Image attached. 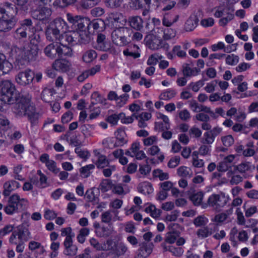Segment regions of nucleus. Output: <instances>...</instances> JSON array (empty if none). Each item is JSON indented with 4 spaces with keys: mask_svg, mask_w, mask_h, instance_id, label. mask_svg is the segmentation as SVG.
Wrapping results in <instances>:
<instances>
[{
    "mask_svg": "<svg viewBox=\"0 0 258 258\" xmlns=\"http://www.w3.org/2000/svg\"><path fill=\"white\" fill-rule=\"evenodd\" d=\"M95 47L98 50L107 52L110 50L111 44L109 41H107L105 40L100 44H96Z\"/></svg>",
    "mask_w": 258,
    "mask_h": 258,
    "instance_id": "de8ad7c7",
    "label": "nucleus"
},
{
    "mask_svg": "<svg viewBox=\"0 0 258 258\" xmlns=\"http://www.w3.org/2000/svg\"><path fill=\"white\" fill-rule=\"evenodd\" d=\"M29 43L23 47L13 46L11 50V55L16 59L18 63L25 64L35 59L39 50L38 44L40 42V35L38 31L29 36Z\"/></svg>",
    "mask_w": 258,
    "mask_h": 258,
    "instance_id": "f03ea898",
    "label": "nucleus"
},
{
    "mask_svg": "<svg viewBox=\"0 0 258 258\" xmlns=\"http://www.w3.org/2000/svg\"><path fill=\"white\" fill-rule=\"evenodd\" d=\"M25 32L28 31H31L32 33L35 32V29L32 26V22L30 19H25L21 22L20 27H23Z\"/></svg>",
    "mask_w": 258,
    "mask_h": 258,
    "instance_id": "37998d69",
    "label": "nucleus"
},
{
    "mask_svg": "<svg viewBox=\"0 0 258 258\" xmlns=\"http://www.w3.org/2000/svg\"><path fill=\"white\" fill-rule=\"evenodd\" d=\"M94 158L92 159L93 164L96 166L97 169H104L109 166L112 160L101 153L100 149H95L93 151Z\"/></svg>",
    "mask_w": 258,
    "mask_h": 258,
    "instance_id": "9b49d317",
    "label": "nucleus"
},
{
    "mask_svg": "<svg viewBox=\"0 0 258 258\" xmlns=\"http://www.w3.org/2000/svg\"><path fill=\"white\" fill-rule=\"evenodd\" d=\"M229 8L222 7L215 8L214 16L215 18H220L218 22L219 26L224 27L234 19V9H232L231 12H229Z\"/></svg>",
    "mask_w": 258,
    "mask_h": 258,
    "instance_id": "1a4fd4ad",
    "label": "nucleus"
},
{
    "mask_svg": "<svg viewBox=\"0 0 258 258\" xmlns=\"http://www.w3.org/2000/svg\"><path fill=\"white\" fill-rule=\"evenodd\" d=\"M123 40L125 42V46L128 45L131 42V37L133 34V29L131 28L123 26Z\"/></svg>",
    "mask_w": 258,
    "mask_h": 258,
    "instance_id": "e433bc0d",
    "label": "nucleus"
},
{
    "mask_svg": "<svg viewBox=\"0 0 258 258\" xmlns=\"http://www.w3.org/2000/svg\"><path fill=\"white\" fill-rule=\"evenodd\" d=\"M229 201V198L224 195L212 194L209 196L207 203L202 204V208L206 209L208 207H212L217 211H220Z\"/></svg>",
    "mask_w": 258,
    "mask_h": 258,
    "instance_id": "6e6552de",
    "label": "nucleus"
},
{
    "mask_svg": "<svg viewBox=\"0 0 258 258\" xmlns=\"http://www.w3.org/2000/svg\"><path fill=\"white\" fill-rule=\"evenodd\" d=\"M190 171L189 168L185 166H181L177 169V174L180 177H186L189 175Z\"/></svg>",
    "mask_w": 258,
    "mask_h": 258,
    "instance_id": "09e8293b",
    "label": "nucleus"
},
{
    "mask_svg": "<svg viewBox=\"0 0 258 258\" xmlns=\"http://www.w3.org/2000/svg\"><path fill=\"white\" fill-rule=\"evenodd\" d=\"M128 48L123 50V54L126 56H131L134 58H137L140 57L141 54L139 52V46L134 44H131L128 45Z\"/></svg>",
    "mask_w": 258,
    "mask_h": 258,
    "instance_id": "cd10ccee",
    "label": "nucleus"
},
{
    "mask_svg": "<svg viewBox=\"0 0 258 258\" xmlns=\"http://www.w3.org/2000/svg\"><path fill=\"white\" fill-rule=\"evenodd\" d=\"M175 4L176 2L173 0H165V1L161 3V5L160 6L162 7L163 11H166L172 9Z\"/></svg>",
    "mask_w": 258,
    "mask_h": 258,
    "instance_id": "49530a36",
    "label": "nucleus"
},
{
    "mask_svg": "<svg viewBox=\"0 0 258 258\" xmlns=\"http://www.w3.org/2000/svg\"><path fill=\"white\" fill-rule=\"evenodd\" d=\"M115 143H116L115 138L113 137L108 138L103 142V144L105 145V147L109 149H113L117 147Z\"/></svg>",
    "mask_w": 258,
    "mask_h": 258,
    "instance_id": "13d9d810",
    "label": "nucleus"
},
{
    "mask_svg": "<svg viewBox=\"0 0 258 258\" xmlns=\"http://www.w3.org/2000/svg\"><path fill=\"white\" fill-rule=\"evenodd\" d=\"M51 15V11L49 8L43 7L33 12V18L40 21L47 20Z\"/></svg>",
    "mask_w": 258,
    "mask_h": 258,
    "instance_id": "412c9836",
    "label": "nucleus"
},
{
    "mask_svg": "<svg viewBox=\"0 0 258 258\" xmlns=\"http://www.w3.org/2000/svg\"><path fill=\"white\" fill-rule=\"evenodd\" d=\"M200 72V69H197V68L191 69L189 67H186L183 70V74L185 77H190L191 75L197 76Z\"/></svg>",
    "mask_w": 258,
    "mask_h": 258,
    "instance_id": "a18cd8bd",
    "label": "nucleus"
},
{
    "mask_svg": "<svg viewBox=\"0 0 258 258\" xmlns=\"http://www.w3.org/2000/svg\"><path fill=\"white\" fill-rule=\"evenodd\" d=\"M17 13L15 5L9 3H6L4 8H0V32H9L15 26Z\"/></svg>",
    "mask_w": 258,
    "mask_h": 258,
    "instance_id": "20e7f679",
    "label": "nucleus"
},
{
    "mask_svg": "<svg viewBox=\"0 0 258 258\" xmlns=\"http://www.w3.org/2000/svg\"><path fill=\"white\" fill-rule=\"evenodd\" d=\"M14 228V226L11 224L6 225L0 230V238H3L11 232Z\"/></svg>",
    "mask_w": 258,
    "mask_h": 258,
    "instance_id": "4d7b16f0",
    "label": "nucleus"
},
{
    "mask_svg": "<svg viewBox=\"0 0 258 258\" xmlns=\"http://www.w3.org/2000/svg\"><path fill=\"white\" fill-rule=\"evenodd\" d=\"M96 0H80L78 6L82 9H89L97 4Z\"/></svg>",
    "mask_w": 258,
    "mask_h": 258,
    "instance_id": "4c0bfd02",
    "label": "nucleus"
},
{
    "mask_svg": "<svg viewBox=\"0 0 258 258\" xmlns=\"http://www.w3.org/2000/svg\"><path fill=\"white\" fill-rule=\"evenodd\" d=\"M75 236V234L72 232L70 227H66V246L67 245L73 244V238Z\"/></svg>",
    "mask_w": 258,
    "mask_h": 258,
    "instance_id": "c03bdc74",
    "label": "nucleus"
},
{
    "mask_svg": "<svg viewBox=\"0 0 258 258\" xmlns=\"http://www.w3.org/2000/svg\"><path fill=\"white\" fill-rule=\"evenodd\" d=\"M108 24L111 27H117L118 24H121L124 20L123 15L118 12L111 13L107 18Z\"/></svg>",
    "mask_w": 258,
    "mask_h": 258,
    "instance_id": "4be33fe9",
    "label": "nucleus"
},
{
    "mask_svg": "<svg viewBox=\"0 0 258 258\" xmlns=\"http://www.w3.org/2000/svg\"><path fill=\"white\" fill-rule=\"evenodd\" d=\"M28 248L32 252H34L36 257L45 251L44 247L41 243L34 240H31L29 242Z\"/></svg>",
    "mask_w": 258,
    "mask_h": 258,
    "instance_id": "393cba45",
    "label": "nucleus"
},
{
    "mask_svg": "<svg viewBox=\"0 0 258 258\" xmlns=\"http://www.w3.org/2000/svg\"><path fill=\"white\" fill-rule=\"evenodd\" d=\"M123 0H106V3L108 7L111 8H116L120 7Z\"/></svg>",
    "mask_w": 258,
    "mask_h": 258,
    "instance_id": "052dcab7",
    "label": "nucleus"
},
{
    "mask_svg": "<svg viewBox=\"0 0 258 258\" xmlns=\"http://www.w3.org/2000/svg\"><path fill=\"white\" fill-rule=\"evenodd\" d=\"M106 244L109 249H110L114 252L115 250H117L118 243L116 241H114L112 239H109L107 240Z\"/></svg>",
    "mask_w": 258,
    "mask_h": 258,
    "instance_id": "0e129e2a",
    "label": "nucleus"
},
{
    "mask_svg": "<svg viewBox=\"0 0 258 258\" xmlns=\"http://www.w3.org/2000/svg\"><path fill=\"white\" fill-rule=\"evenodd\" d=\"M20 186V183L16 180H11L6 181L3 185V195L5 197H8L12 192L19 188Z\"/></svg>",
    "mask_w": 258,
    "mask_h": 258,
    "instance_id": "6ab92c4d",
    "label": "nucleus"
},
{
    "mask_svg": "<svg viewBox=\"0 0 258 258\" xmlns=\"http://www.w3.org/2000/svg\"><path fill=\"white\" fill-rule=\"evenodd\" d=\"M100 195L99 189L97 187H93L88 189L84 195V199L86 201L91 203L95 205L99 201Z\"/></svg>",
    "mask_w": 258,
    "mask_h": 258,
    "instance_id": "dca6fc26",
    "label": "nucleus"
},
{
    "mask_svg": "<svg viewBox=\"0 0 258 258\" xmlns=\"http://www.w3.org/2000/svg\"><path fill=\"white\" fill-rule=\"evenodd\" d=\"M93 227L95 228L96 236L99 237H107L111 233V231L108 226H101L98 222H95L93 223Z\"/></svg>",
    "mask_w": 258,
    "mask_h": 258,
    "instance_id": "aec40b11",
    "label": "nucleus"
},
{
    "mask_svg": "<svg viewBox=\"0 0 258 258\" xmlns=\"http://www.w3.org/2000/svg\"><path fill=\"white\" fill-rule=\"evenodd\" d=\"M1 101L5 104L15 103L13 111L18 109L24 102V100L27 98V96H22L16 90L15 85L10 81L5 80L1 84Z\"/></svg>",
    "mask_w": 258,
    "mask_h": 258,
    "instance_id": "7ed1b4c3",
    "label": "nucleus"
},
{
    "mask_svg": "<svg viewBox=\"0 0 258 258\" xmlns=\"http://www.w3.org/2000/svg\"><path fill=\"white\" fill-rule=\"evenodd\" d=\"M223 145L226 147L231 146L234 142V139L232 135H227L221 138Z\"/></svg>",
    "mask_w": 258,
    "mask_h": 258,
    "instance_id": "603ef678",
    "label": "nucleus"
},
{
    "mask_svg": "<svg viewBox=\"0 0 258 258\" xmlns=\"http://www.w3.org/2000/svg\"><path fill=\"white\" fill-rule=\"evenodd\" d=\"M31 233L28 229L19 225L17 230L13 232L9 237V241L11 244H17L18 240L26 242L31 238Z\"/></svg>",
    "mask_w": 258,
    "mask_h": 258,
    "instance_id": "9d476101",
    "label": "nucleus"
},
{
    "mask_svg": "<svg viewBox=\"0 0 258 258\" xmlns=\"http://www.w3.org/2000/svg\"><path fill=\"white\" fill-rule=\"evenodd\" d=\"M122 115H124V113L123 112L119 114L113 113L108 115L106 117L105 120L111 125H115L117 124L118 120L122 118Z\"/></svg>",
    "mask_w": 258,
    "mask_h": 258,
    "instance_id": "f704fd0d",
    "label": "nucleus"
},
{
    "mask_svg": "<svg viewBox=\"0 0 258 258\" xmlns=\"http://www.w3.org/2000/svg\"><path fill=\"white\" fill-rule=\"evenodd\" d=\"M61 58L56 60L53 64V68L56 71L63 72L64 69V61Z\"/></svg>",
    "mask_w": 258,
    "mask_h": 258,
    "instance_id": "8fccbe9b",
    "label": "nucleus"
},
{
    "mask_svg": "<svg viewBox=\"0 0 258 258\" xmlns=\"http://www.w3.org/2000/svg\"><path fill=\"white\" fill-rule=\"evenodd\" d=\"M151 0H136L134 3L135 4L134 7L136 9H140L144 7H146L147 6L148 7H150L151 4Z\"/></svg>",
    "mask_w": 258,
    "mask_h": 258,
    "instance_id": "5fc2aeb1",
    "label": "nucleus"
},
{
    "mask_svg": "<svg viewBox=\"0 0 258 258\" xmlns=\"http://www.w3.org/2000/svg\"><path fill=\"white\" fill-rule=\"evenodd\" d=\"M104 13V10L101 7H95L91 10V14L95 17H100Z\"/></svg>",
    "mask_w": 258,
    "mask_h": 258,
    "instance_id": "680f3d73",
    "label": "nucleus"
},
{
    "mask_svg": "<svg viewBox=\"0 0 258 258\" xmlns=\"http://www.w3.org/2000/svg\"><path fill=\"white\" fill-rule=\"evenodd\" d=\"M153 245L144 243L138 249L135 258H146L153 251Z\"/></svg>",
    "mask_w": 258,
    "mask_h": 258,
    "instance_id": "a878e982",
    "label": "nucleus"
},
{
    "mask_svg": "<svg viewBox=\"0 0 258 258\" xmlns=\"http://www.w3.org/2000/svg\"><path fill=\"white\" fill-rule=\"evenodd\" d=\"M97 53L95 50L90 49L83 54L82 59L86 63H90L93 61L97 57Z\"/></svg>",
    "mask_w": 258,
    "mask_h": 258,
    "instance_id": "72a5a7b5",
    "label": "nucleus"
},
{
    "mask_svg": "<svg viewBox=\"0 0 258 258\" xmlns=\"http://www.w3.org/2000/svg\"><path fill=\"white\" fill-rule=\"evenodd\" d=\"M140 192H144L145 193V190H146V192L148 194H149L151 192H152L153 191V190L152 185L150 182L144 183L142 184L141 187H140Z\"/></svg>",
    "mask_w": 258,
    "mask_h": 258,
    "instance_id": "69168bd1",
    "label": "nucleus"
},
{
    "mask_svg": "<svg viewBox=\"0 0 258 258\" xmlns=\"http://www.w3.org/2000/svg\"><path fill=\"white\" fill-rule=\"evenodd\" d=\"M214 24V20L211 17L202 19L201 21V25L205 28L212 27Z\"/></svg>",
    "mask_w": 258,
    "mask_h": 258,
    "instance_id": "e2e57ef3",
    "label": "nucleus"
},
{
    "mask_svg": "<svg viewBox=\"0 0 258 258\" xmlns=\"http://www.w3.org/2000/svg\"><path fill=\"white\" fill-rule=\"evenodd\" d=\"M54 94H55V92L53 88H46L43 90L41 93V98L44 101L49 102L51 101L52 97Z\"/></svg>",
    "mask_w": 258,
    "mask_h": 258,
    "instance_id": "c9c22d12",
    "label": "nucleus"
},
{
    "mask_svg": "<svg viewBox=\"0 0 258 258\" xmlns=\"http://www.w3.org/2000/svg\"><path fill=\"white\" fill-rule=\"evenodd\" d=\"M157 33L161 35L164 41L171 39L176 35V31L169 27L165 29H158Z\"/></svg>",
    "mask_w": 258,
    "mask_h": 258,
    "instance_id": "c85d7f7f",
    "label": "nucleus"
},
{
    "mask_svg": "<svg viewBox=\"0 0 258 258\" xmlns=\"http://www.w3.org/2000/svg\"><path fill=\"white\" fill-rule=\"evenodd\" d=\"M27 33L24 31V27L18 28L15 32V37L17 38H25L27 36Z\"/></svg>",
    "mask_w": 258,
    "mask_h": 258,
    "instance_id": "774afa93",
    "label": "nucleus"
},
{
    "mask_svg": "<svg viewBox=\"0 0 258 258\" xmlns=\"http://www.w3.org/2000/svg\"><path fill=\"white\" fill-rule=\"evenodd\" d=\"M91 98L92 101V103L93 104H102L106 101V99H105L103 96L97 91L94 92L92 94Z\"/></svg>",
    "mask_w": 258,
    "mask_h": 258,
    "instance_id": "a19ab883",
    "label": "nucleus"
},
{
    "mask_svg": "<svg viewBox=\"0 0 258 258\" xmlns=\"http://www.w3.org/2000/svg\"><path fill=\"white\" fill-rule=\"evenodd\" d=\"M64 22L62 19H56L51 23L46 30V36L48 40L53 41L54 39L60 40L63 38V28Z\"/></svg>",
    "mask_w": 258,
    "mask_h": 258,
    "instance_id": "0eeeda50",
    "label": "nucleus"
},
{
    "mask_svg": "<svg viewBox=\"0 0 258 258\" xmlns=\"http://www.w3.org/2000/svg\"><path fill=\"white\" fill-rule=\"evenodd\" d=\"M186 52L185 50H182L181 46L179 45H174L171 51L166 54L167 57L169 59H173L176 56L179 58H184L186 56Z\"/></svg>",
    "mask_w": 258,
    "mask_h": 258,
    "instance_id": "5701e85b",
    "label": "nucleus"
},
{
    "mask_svg": "<svg viewBox=\"0 0 258 258\" xmlns=\"http://www.w3.org/2000/svg\"><path fill=\"white\" fill-rule=\"evenodd\" d=\"M180 159L179 156H175L171 158L168 163V167L170 168H174L177 166L180 163Z\"/></svg>",
    "mask_w": 258,
    "mask_h": 258,
    "instance_id": "bf43d9fd",
    "label": "nucleus"
},
{
    "mask_svg": "<svg viewBox=\"0 0 258 258\" xmlns=\"http://www.w3.org/2000/svg\"><path fill=\"white\" fill-rule=\"evenodd\" d=\"M34 79V73L31 70H25L19 72L15 76V81L21 86L30 84Z\"/></svg>",
    "mask_w": 258,
    "mask_h": 258,
    "instance_id": "ddd939ff",
    "label": "nucleus"
},
{
    "mask_svg": "<svg viewBox=\"0 0 258 258\" xmlns=\"http://www.w3.org/2000/svg\"><path fill=\"white\" fill-rule=\"evenodd\" d=\"M178 226V224L176 223H172L169 225L168 229L171 230L168 232L166 234V242L169 244H173L179 237L180 232L174 229L175 227H177Z\"/></svg>",
    "mask_w": 258,
    "mask_h": 258,
    "instance_id": "a211bd4d",
    "label": "nucleus"
},
{
    "mask_svg": "<svg viewBox=\"0 0 258 258\" xmlns=\"http://www.w3.org/2000/svg\"><path fill=\"white\" fill-rule=\"evenodd\" d=\"M27 204L28 201L26 199L21 198L17 194H14L9 197L4 211L7 214L12 215L23 210Z\"/></svg>",
    "mask_w": 258,
    "mask_h": 258,
    "instance_id": "423d86ee",
    "label": "nucleus"
},
{
    "mask_svg": "<svg viewBox=\"0 0 258 258\" xmlns=\"http://www.w3.org/2000/svg\"><path fill=\"white\" fill-rule=\"evenodd\" d=\"M179 16L174 13H166L163 16L162 23L164 26L170 27L178 21Z\"/></svg>",
    "mask_w": 258,
    "mask_h": 258,
    "instance_id": "7c9ffc66",
    "label": "nucleus"
},
{
    "mask_svg": "<svg viewBox=\"0 0 258 258\" xmlns=\"http://www.w3.org/2000/svg\"><path fill=\"white\" fill-rule=\"evenodd\" d=\"M13 69V64L7 60L3 54L0 53V75L7 74Z\"/></svg>",
    "mask_w": 258,
    "mask_h": 258,
    "instance_id": "b1692460",
    "label": "nucleus"
},
{
    "mask_svg": "<svg viewBox=\"0 0 258 258\" xmlns=\"http://www.w3.org/2000/svg\"><path fill=\"white\" fill-rule=\"evenodd\" d=\"M129 23L131 28L135 30L142 31L143 28V21L139 16L132 17L130 19Z\"/></svg>",
    "mask_w": 258,
    "mask_h": 258,
    "instance_id": "2f4dec72",
    "label": "nucleus"
},
{
    "mask_svg": "<svg viewBox=\"0 0 258 258\" xmlns=\"http://www.w3.org/2000/svg\"><path fill=\"white\" fill-rule=\"evenodd\" d=\"M31 97L28 95L27 98L24 100V102L21 106H18V109L14 112L18 115L23 116L27 115L32 125H36L40 117V114L36 111L35 108L31 102Z\"/></svg>",
    "mask_w": 258,
    "mask_h": 258,
    "instance_id": "39448f33",
    "label": "nucleus"
},
{
    "mask_svg": "<svg viewBox=\"0 0 258 258\" xmlns=\"http://www.w3.org/2000/svg\"><path fill=\"white\" fill-rule=\"evenodd\" d=\"M113 185L111 180L109 179H104L100 182L98 188H99V190H100L102 192L104 193L111 189Z\"/></svg>",
    "mask_w": 258,
    "mask_h": 258,
    "instance_id": "473e14b6",
    "label": "nucleus"
},
{
    "mask_svg": "<svg viewBox=\"0 0 258 258\" xmlns=\"http://www.w3.org/2000/svg\"><path fill=\"white\" fill-rule=\"evenodd\" d=\"M169 251L172 253L173 256H181L183 253L184 250L182 247H176L171 246L169 247Z\"/></svg>",
    "mask_w": 258,
    "mask_h": 258,
    "instance_id": "6e6d98bb",
    "label": "nucleus"
},
{
    "mask_svg": "<svg viewBox=\"0 0 258 258\" xmlns=\"http://www.w3.org/2000/svg\"><path fill=\"white\" fill-rule=\"evenodd\" d=\"M78 248L76 245L69 244L66 246V255L74 256L76 254Z\"/></svg>",
    "mask_w": 258,
    "mask_h": 258,
    "instance_id": "864d4df0",
    "label": "nucleus"
},
{
    "mask_svg": "<svg viewBox=\"0 0 258 258\" xmlns=\"http://www.w3.org/2000/svg\"><path fill=\"white\" fill-rule=\"evenodd\" d=\"M64 45L58 42L50 44L47 45L44 49V52L45 54L50 58H54L56 57L59 58L63 56V50Z\"/></svg>",
    "mask_w": 258,
    "mask_h": 258,
    "instance_id": "f8f14e48",
    "label": "nucleus"
},
{
    "mask_svg": "<svg viewBox=\"0 0 258 258\" xmlns=\"http://www.w3.org/2000/svg\"><path fill=\"white\" fill-rule=\"evenodd\" d=\"M199 20L195 15H190L186 21L184 25V29L186 32L193 31L197 26Z\"/></svg>",
    "mask_w": 258,
    "mask_h": 258,
    "instance_id": "bb28decb",
    "label": "nucleus"
},
{
    "mask_svg": "<svg viewBox=\"0 0 258 258\" xmlns=\"http://www.w3.org/2000/svg\"><path fill=\"white\" fill-rule=\"evenodd\" d=\"M68 23L66 22V56L73 55V47L77 45H86L89 43L92 34L99 28L98 19L92 21L85 17L72 16L67 13Z\"/></svg>",
    "mask_w": 258,
    "mask_h": 258,
    "instance_id": "f257e3e1",
    "label": "nucleus"
},
{
    "mask_svg": "<svg viewBox=\"0 0 258 258\" xmlns=\"http://www.w3.org/2000/svg\"><path fill=\"white\" fill-rule=\"evenodd\" d=\"M123 26L118 25L115 27L111 33V38L114 44L119 46H125V41H124L121 37H123Z\"/></svg>",
    "mask_w": 258,
    "mask_h": 258,
    "instance_id": "f3484780",
    "label": "nucleus"
},
{
    "mask_svg": "<svg viewBox=\"0 0 258 258\" xmlns=\"http://www.w3.org/2000/svg\"><path fill=\"white\" fill-rule=\"evenodd\" d=\"M203 86L204 84L199 80L195 83L191 82L188 85V87H190L192 90L195 92H198L200 89Z\"/></svg>",
    "mask_w": 258,
    "mask_h": 258,
    "instance_id": "338daca9",
    "label": "nucleus"
},
{
    "mask_svg": "<svg viewBox=\"0 0 258 258\" xmlns=\"http://www.w3.org/2000/svg\"><path fill=\"white\" fill-rule=\"evenodd\" d=\"M204 193L202 191L193 192L189 196V200L192 202V204L195 206H201L205 203L203 202Z\"/></svg>",
    "mask_w": 258,
    "mask_h": 258,
    "instance_id": "c756f323",
    "label": "nucleus"
},
{
    "mask_svg": "<svg viewBox=\"0 0 258 258\" xmlns=\"http://www.w3.org/2000/svg\"><path fill=\"white\" fill-rule=\"evenodd\" d=\"M40 161L45 164L47 169L56 174H58V177L61 180L64 179V173L63 172H59V169L57 167L56 163L52 160H50L49 156L47 154H43L40 157Z\"/></svg>",
    "mask_w": 258,
    "mask_h": 258,
    "instance_id": "4468645a",
    "label": "nucleus"
},
{
    "mask_svg": "<svg viewBox=\"0 0 258 258\" xmlns=\"http://www.w3.org/2000/svg\"><path fill=\"white\" fill-rule=\"evenodd\" d=\"M94 168L95 165L93 164H90L82 167L80 169V172L82 175L88 177L91 173V170Z\"/></svg>",
    "mask_w": 258,
    "mask_h": 258,
    "instance_id": "79ce46f5",
    "label": "nucleus"
},
{
    "mask_svg": "<svg viewBox=\"0 0 258 258\" xmlns=\"http://www.w3.org/2000/svg\"><path fill=\"white\" fill-rule=\"evenodd\" d=\"M176 91L173 89H167L160 95V100H169L173 98L176 95Z\"/></svg>",
    "mask_w": 258,
    "mask_h": 258,
    "instance_id": "58836bf2",
    "label": "nucleus"
},
{
    "mask_svg": "<svg viewBox=\"0 0 258 258\" xmlns=\"http://www.w3.org/2000/svg\"><path fill=\"white\" fill-rule=\"evenodd\" d=\"M238 61L239 57L233 54L228 55L225 59L226 63L231 66L236 65L238 63Z\"/></svg>",
    "mask_w": 258,
    "mask_h": 258,
    "instance_id": "3c124183",
    "label": "nucleus"
},
{
    "mask_svg": "<svg viewBox=\"0 0 258 258\" xmlns=\"http://www.w3.org/2000/svg\"><path fill=\"white\" fill-rule=\"evenodd\" d=\"M75 152L77 155L84 161L88 159L90 156V152L87 150H82L80 147H76Z\"/></svg>",
    "mask_w": 258,
    "mask_h": 258,
    "instance_id": "ea45409f",
    "label": "nucleus"
},
{
    "mask_svg": "<svg viewBox=\"0 0 258 258\" xmlns=\"http://www.w3.org/2000/svg\"><path fill=\"white\" fill-rule=\"evenodd\" d=\"M147 43L151 49L154 50L163 48L166 45H168L161 35L157 32L156 35L151 36V38L147 41Z\"/></svg>",
    "mask_w": 258,
    "mask_h": 258,
    "instance_id": "2eb2a0df",
    "label": "nucleus"
}]
</instances>
